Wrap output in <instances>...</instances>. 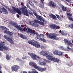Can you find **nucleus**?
I'll return each instance as SVG.
<instances>
[{"instance_id":"f257e3e1","label":"nucleus","mask_w":73,"mask_h":73,"mask_svg":"<svg viewBox=\"0 0 73 73\" xmlns=\"http://www.w3.org/2000/svg\"><path fill=\"white\" fill-rule=\"evenodd\" d=\"M10 24L12 26L15 27L16 29H18L21 31L23 32V31H27V28L25 27H23V25H21H21H18L17 23L13 21L10 22ZM23 27L24 28L23 29H22L23 28Z\"/></svg>"},{"instance_id":"f03ea898","label":"nucleus","mask_w":73,"mask_h":73,"mask_svg":"<svg viewBox=\"0 0 73 73\" xmlns=\"http://www.w3.org/2000/svg\"><path fill=\"white\" fill-rule=\"evenodd\" d=\"M11 8L12 9L9 7L7 8L8 10L11 13L14 14L16 13V12L20 15H22L21 12L19 8L14 7L13 6H12Z\"/></svg>"},{"instance_id":"7ed1b4c3","label":"nucleus","mask_w":73,"mask_h":73,"mask_svg":"<svg viewBox=\"0 0 73 73\" xmlns=\"http://www.w3.org/2000/svg\"><path fill=\"white\" fill-rule=\"evenodd\" d=\"M28 43L35 46L36 48H38L40 47V44H38L36 41H35L34 40H29L28 41Z\"/></svg>"},{"instance_id":"20e7f679","label":"nucleus","mask_w":73,"mask_h":73,"mask_svg":"<svg viewBox=\"0 0 73 73\" xmlns=\"http://www.w3.org/2000/svg\"><path fill=\"white\" fill-rule=\"evenodd\" d=\"M28 54L31 56V58L33 60H37L36 58H37L38 60H39V61H40L41 58L39 57L38 56L36 55L35 54L31 53H28Z\"/></svg>"},{"instance_id":"39448f33","label":"nucleus","mask_w":73,"mask_h":73,"mask_svg":"<svg viewBox=\"0 0 73 73\" xmlns=\"http://www.w3.org/2000/svg\"><path fill=\"white\" fill-rule=\"evenodd\" d=\"M4 38L6 39L11 44H14V41L12 38L10 36L6 35H4Z\"/></svg>"},{"instance_id":"423d86ee","label":"nucleus","mask_w":73,"mask_h":73,"mask_svg":"<svg viewBox=\"0 0 73 73\" xmlns=\"http://www.w3.org/2000/svg\"><path fill=\"white\" fill-rule=\"evenodd\" d=\"M52 56H52H50L48 58V59L54 62H59L60 61L59 59L56 58L55 57H53Z\"/></svg>"},{"instance_id":"0eeeda50","label":"nucleus","mask_w":73,"mask_h":73,"mask_svg":"<svg viewBox=\"0 0 73 73\" xmlns=\"http://www.w3.org/2000/svg\"><path fill=\"white\" fill-rule=\"evenodd\" d=\"M27 33H29L31 36L35 35L36 34V32L35 31H33L32 29L29 28H28Z\"/></svg>"},{"instance_id":"6e6552de","label":"nucleus","mask_w":73,"mask_h":73,"mask_svg":"<svg viewBox=\"0 0 73 73\" xmlns=\"http://www.w3.org/2000/svg\"><path fill=\"white\" fill-rule=\"evenodd\" d=\"M19 68L20 67L19 66L15 65L11 67V69L13 72H17Z\"/></svg>"},{"instance_id":"1a4fd4ad","label":"nucleus","mask_w":73,"mask_h":73,"mask_svg":"<svg viewBox=\"0 0 73 73\" xmlns=\"http://www.w3.org/2000/svg\"><path fill=\"white\" fill-rule=\"evenodd\" d=\"M21 11L22 13H23L24 14V15H25L29 17V14L28 13V11H26L25 10V8L24 7H23L21 9Z\"/></svg>"},{"instance_id":"9d476101","label":"nucleus","mask_w":73,"mask_h":73,"mask_svg":"<svg viewBox=\"0 0 73 73\" xmlns=\"http://www.w3.org/2000/svg\"><path fill=\"white\" fill-rule=\"evenodd\" d=\"M49 6H51L53 8H55L56 7V5L55 3L53 1H50L48 3Z\"/></svg>"},{"instance_id":"9b49d317","label":"nucleus","mask_w":73,"mask_h":73,"mask_svg":"<svg viewBox=\"0 0 73 73\" xmlns=\"http://www.w3.org/2000/svg\"><path fill=\"white\" fill-rule=\"evenodd\" d=\"M58 26H56V25H50V27L51 29L54 30H56L58 29Z\"/></svg>"},{"instance_id":"f8f14e48","label":"nucleus","mask_w":73,"mask_h":73,"mask_svg":"<svg viewBox=\"0 0 73 73\" xmlns=\"http://www.w3.org/2000/svg\"><path fill=\"white\" fill-rule=\"evenodd\" d=\"M4 33L6 34L7 35H9V36H12L13 35V33L10 31H8L5 30L4 32Z\"/></svg>"},{"instance_id":"ddd939ff","label":"nucleus","mask_w":73,"mask_h":73,"mask_svg":"<svg viewBox=\"0 0 73 73\" xmlns=\"http://www.w3.org/2000/svg\"><path fill=\"white\" fill-rule=\"evenodd\" d=\"M64 41L65 43L68 44V45H70V46H72V43L68 40L66 39H64Z\"/></svg>"},{"instance_id":"4468645a","label":"nucleus","mask_w":73,"mask_h":73,"mask_svg":"<svg viewBox=\"0 0 73 73\" xmlns=\"http://www.w3.org/2000/svg\"><path fill=\"white\" fill-rule=\"evenodd\" d=\"M5 43V42L4 43V42L0 43V50H1V51H3V46H4V45Z\"/></svg>"},{"instance_id":"2eb2a0df","label":"nucleus","mask_w":73,"mask_h":73,"mask_svg":"<svg viewBox=\"0 0 73 73\" xmlns=\"http://www.w3.org/2000/svg\"><path fill=\"white\" fill-rule=\"evenodd\" d=\"M50 18L54 19L55 20L57 19L56 16L53 14H51V15H50Z\"/></svg>"},{"instance_id":"dca6fc26","label":"nucleus","mask_w":73,"mask_h":73,"mask_svg":"<svg viewBox=\"0 0 73 73\" xmlns=\"http://www.w3.org/2000/svg\"><path fill=\"white\" fill-rule=\"evenodd\" d=\"M62 11H70V10L68 9H69V8H68L67 9L66 8V7H64V6H63L62 7Z\"/></svg>"},{"instance_id":"f3484780","label":"nucleus","mask_w":73,"mask_h":73,"mask_svg":"<svg viewBox=\"0 0 73 73\" xmlns=\"http://www.w3.org/2000/svg\"><path fill=\"white\" fill-rule=\"evenodd\" d=\"M19 36L22 38L24 39H26L27 38V37L26 35H24L22 34H20Z\"/></svg>"},{"instance_id":"a211bd4d","label":"nucleus","mask_w":73,"mask_h":73,"mask_svg":"<svg viewBox=\"0 0 73 73\" xmlns=\"http://www.w3.org/2000/svg\"><path fill=\"white\" fill-rule=\"evenodd\" d=\"M37 70H38L39 71H40V72H44V71L46 70V68H42L40 67H38Z\"/></svg>"},{"instance_id":"6ab92c4d","label":"nucleus","mask_w":73,"mask_h":73,"mask_svg":"<svg viewBox=\"0 0 73 73\" xmlns=\"http://www.w3.org/2000/svg\"><path fill=\"white\" fill-rule=\"evenodd\" d=\"M0 29L1 30L3 31H5V30H6V31L8 30V29L6 27H4V26H0Z\"/></svg>"},{"instance_id":"aec40b11","label":"nucleus","mask_w":73,"mask_h":73,"mask_svg":"<svg viewBox=\"0 0 73 73\" xmlns=\"http://www.w3.org/2000/svg\"><path fill=\"white\" fill-rule=\"evenodd\" d=\"M5 9H6L3 7L1 6L0 9V14H1Z\"/></svg>"},{"instance_id":"412c9836","label":"nucleus","mask_w":73,"mask_h":73,"mask_svg":"<svg viewBox=\"0 0 73 73\" xmlns=\"http://www.w3.org/2000/svg\"><path fill=\"white\" fill-rule=\"evenodd\" d=\"M36 64L35 62H29V64L31 67L33 68V67L34 65Z\"/></svg>"},{"instance_id":"4be33fe9","label":"nucleus","mask_w":73,"mask_h":73,"mask_svg":"<svg viewBox=\"0 0 73 73\" xmlns=\"http://www.w3.org/2000/svg\"><path fill=\"white\" fill-rule=\"evenodd\" d=\"M35 22H36L37 23H40V24H41V25L42 26H43L44 25V22H41L39 21H38V20H35Z\"/></svg>"},{"instance_id":"5701e85b","label":"nucleus","mask_w":73,"mask_h":73,"mask_svg":"<svg viewBox=\"0 0 73 73\" xmlns=\"http://www.w3.org/2000/svg\"><path fill=\"white\" fill-rule=\"evenodd\" d=\"M36 19H38V20H39L41 21H42L44 19L41 16H38L36 17Z\"/></svg>"},{"instance_id":"b1692460","label":"nucleus","mask_w":73,"mask_h":73,"mask_svg":"<svg viewBox=\"0 0 73 73\" xmlns=\"http://www.w3.org/2000/svg\"><path fill=\"white\" fill-rule=\"evenodd\" d=\"M57 35L56 33H52V36H51V39H54V38H55V37H56Z\"/></svg>"},{"instance_id":"393cba45","label":"nucleus","mask_w":73,"mask_h":73,"mask_svg":"<svg viewBox=\"0 0 73 73\" xmlns=\"http://www.w3.org/2000/svg\"><path fill=\"white\" fill-rule=\"evenodd\" d=\"M28 73H39L38 72L36 71L35 69H33L32 71H29Z\"/></svg>"},{"instance_id":"a878e982","label":"nucleus","mask_w":73,"mask_h":73,"mask_svg":"<svg viewBox=\"0 0 73 73\" xmlns=\"http://www.w3.org/2000/svg\"><path fill=\"white\" fill-rule=\"evenodd\" d=\"M11 56L10 55L7 54L6 56V58L8 60H9L11 59Z\"/></svg>"},{"instance_id":"bb28decb","label":"nucleus","mask_w":73,"mask_h":73,"mask_svg":"<svg viewBox=\"0 0 73 73\" xmlns=\"http://www.w3.org/2000/svg\"><path fill=\"white\" fill-rule=\"evenodd\" d=\"M35 21H31L29 22V23L30 25H31V26H33V25L35 24Z\"/></svg>"},{"instance_id":"cd10ccee","label":"nucleus","mask_w":73,"mask_h":73,"mask_svg":"<svg viewBox=\"0 0 73 73\" xmlns=\"http://www.w3.org/2000/svg\"><path fill=\"white\" fill-rule=\"evenodd\" d=\"M33 26L35 27H39V25L38 23L35 21V23H34V24L33 25Z\"/></svg>"},{"instance_id":"c85d7f7f","label":"nucleus","mask_w":73,"mask_h":73,"mask_svg":"<svg viewBox=\"0 0 73 73\" xmlns=\"http://www.w3.org/2000/svg\"><path fill=\"white\" fill-rule=\"evenodd\" d=\"M59 51H60L58 50H55L54 52V53L56 55H58Z\"/></svg>"},{"instance_id":"c756f323","label":"nucleus","mask_w":73,"mask_h":73,"mask_svg":"<svg viewBox=\"0 0 73 73\" xmlns=\"http://www.w3.org/2000/svg\"><path fill=\"white\" fill-rule=\"evenodd\" d=\"M71 16H72V14H70L69 15V16L68 17L69 19L70 20L72 21V20L73 19V17H71Z\"/></svg>"},{"instance_id":"7c9ffc66","label":"nucleus","mask_w":73,"mask_h":73,"mask_svg":"<svg viewBox=\"0 0 73 73\" xmlns=\"http://www.w3.org/2000/svg\"><path fill=\"white\" fill-rule=\"evenodd\" d=\"M36 33L35 35H36V36H36V38H37V39H39V38L41 36V34L39 35L36 32Z\"/></svg>"},{"instance_id":"2f4dec72","label":"nucleus","mask_w":73,"mask_h":73,"mask_svg":"<svg viewBox=\"0 0 73 73\" xmlns=\"http://www.w3.org/2000/svg\"><path fill=\"white\" fill-rule=\"evenodd\" d=\"M3 12L4 13V14L6 15H8V11L5 9Z\"/></svg>"},{"instance_id":"473e14b6","label":"nucleus","mask_w":73,"mask_h":73,"mask_svg":"<svg viewBox=\"0 0 73 73\" xmlns=\"http://www.w3.org/2000/svg\"><path fill=\"white\" fill-rule=\"evenodd\" d=\"M38 67L39 66H38L36 64V63H35V64L34 65V66H33V68H35V69H38Z\"/></svg>"},{"instance_id":"72a5a7b5","label":"nucleus","mask_w":73,"mask_h":73,"mask_svg":"<svg viewBox=\"0 0 73 73\" xmlns=\"http://www.w3.org/2000/svg\"><path fill=\"white\" fill-rule=\"evenodd\" d=\"M47 36H48V37L49 38H51V39H52V34L51 33H48L47 34Z\"/></svg>"},{"instance_id":"f704fd0d","label":"nucleus","mask_w":73,"mask_h":73,"mask_svg":"<svg viewBox=\"0 0 73 73\" xmlns=\"http://www.w3.org/2000/svg\"><path fill=\"white\" fill-rule=\"evenodd\" d=\"M3 49L4 50H7V51L9 50L8 48L7 47L5 46H4L3 47Z\"/></svg>"},{"instance_id":"c9c22d12","label":"nucleus","mask_w":73,"mask_h":73,"mask_svg":"<svg viewBox=\"0 0 73 73\" xmlns=\"http://www.w3.org/2000/svg\"><path fill=\"white\" fill-rule=\"evenodd\" d=\"M63 52L61 51H59L58 54V56H62L63 55Z\"/></svg>"},{"instance_id":"e433bc0d","label":"nucleus","mask_w":73,"mask_h":73,"mask_svg":"<svg viewBox=\"0 0 73 73\" xmlns=\"http://www.w3.org/2000/svg\"><path fill=\"white\" fill-rule=\"evenodd\" d=\"M39 65H45L46 63L44 62H42L40 63V62H39Z\"/></svg>"},{"instance_id":"4c0bfd02","label":"nucleus","mask_w":73,"mask_h":73,"mask_svg":"<svg viewBox=\"0 0 73 73\" xmlns=\"http://www.w3.org/2000/svg\"><path fill=\"white\" fill-rule=\"evenodd\" d=\"M40 5H39V7H40V8L42 9H44V4H40Z\"/></svg>"},{"instance_id":"58836bf2","label":"nucleus","mask_w":73,"mask_h":73,"mask_svg":"<svg viewBox=\"0 0 73 73\" xmlns=\"http://www.w3.org/2000/svg\"><path fill=\"white\" fill-rule=\"evenodd\" d=\"M40 54H41V55L44 56L45 54V52L44 51H42L40 52Z\"/></svg>"},{"instance_id":"ea45409f","label":"nucleus","mask_w":73,"mask_h":73,"mask_svg":"<svg viewBox=\"0 0 73 73\" xmlns=\"http://www.w3.org/2000/svg\"><path fill=\"white\" fill-rule=\"evenodd\" d=\"M56 16L57 18L60 21H61L62 19H61V17L59 16V15H56Z\"/></svg>"},{"instance_id":"a19ab883","label":"nucleus","mask_w":73,"mask_h":73,"mask_svg":"<svg viewBox=\"0 0 73 73\" xmlns=\"http://www.w3.org/2000/svg\"><path fill=\"white\" fill-rule=\"evenodd\" d=\"M69 27L70 28H73V23H72L71 25L70 24L69 25Z\"/></svg>"},{"instance_id":"79ce46f5","label":"nucleus","mask_w":73,"mask_h":73,"mask_svg":"<svg viewBox=\"0 0 73 73\" xmlns=\"http://www.w3.org/2000/svg\"><path fill=\"white\" fill-rule=\"evenodd\" d=\"M44 61L46 62H48V63H50V61L48 60H47L46 59L44 60Z\"/></svg>"},{"instance_id":"37998d69","label":"nucleus","mask_w":73,"mask_h":73,"mask_svg":"<svg viewBox=\"0 0 73 73\" xmlns=\"http://www.w3.org/2000/svg\"><path fill=\"white\" fill-rule=\"evenodd\" d=\"M28 13L30 15H31V14L32 13L31 11H29L28 12V11H27Z\"/></svg>"},{"instance_id":"c03bdc74","label":"nucleus","mask_w":73,"mask_h":73,"mask_svg":"<svg viewBox=\"0 0 73 73\" xmlns=\"http://www.w3.org/2000/svg\"><path fill=\"white\" fill-rule=\"evenodd\" d=\"M27 7L29 9H30V6L28 3H27L26 4Z\"/></svg>"},{"instance_id":"a18cd8bd","label":"nucleus","mask_w":73,"mask_h":73,"mask_svg":"<svg viewBox=\"0 0 73 73\" xmlns=\"http://www.w3.org/2000/svg\"><path fill=\"white\" fill-rule=\"evenodd\" d=\"M30 5V6H31L32 7H35V6H34V4L33 3H32V2H31V3Z\"/></svg>"},{"instance_id":"49530a36","label":"nucleus","mask_w":73,"mask_h":73,"mask_svg":"<svg viewBox=\"0 0 73 73\" xmlns=\"http://www.w3.org/2000/svg\"><path fill=\"white\" fill-rule=\"evenodd\" d=\"M16 60L18 61H20V62L22 61L20 59H19V58H17L16 59Z\"/></svg>"},{"instance_id":"de8ad7c7","label":"nucleus","mask_w":73,"mask_h":73,"mask_svg":"<svg viewBox=\"0 0 73 73\" xmlns=\"http://www.w3.org/2000/svg\"><path fill=\"white\" fill-rule=\"evenodd\" d=\"M44 56L46 57H49V56L48 55V54L46 53H45V55H44Z\"/></svg>"},{"instance_id":"09e8293b","label":"nucleus","mask_w":73,"mask_h":73,"mask_svg":"<svg viewBox=\"0 0 73 73\" xmlns=\"http://www.w3.org/2000/svg\"><path fill=\"white\" fill-rule=\"evenodd\" d=\"M43 23H44V24H46V23H47V22L45 20H44V19H43Z\"/></svg>"},{"instance_id":"8fccbe9b","label":"nucleus","mask_w":73,"mask_h":73,"mask_svg":"<svg viewBox=\"0 0 73 73\" xmlns=\"http://www.w3.org/2000/svg\"><path fill=\"white\" fill-rule=\"evenodd\" d=\"M66 0L67 2H68L69 3H70L71 1V0Z\"/></svg>"},{"instance_id":"3c124183","label":"nucleus","mask_w":73,"mask_h":73,"mask_svg":"<svg viewBox=\"0 0 73 73\" xmlns=\"http://www.w3.org/2000/svg\"><path fill=\"white\" fill-rule=\"evenodd\" d=\"M45 47H44V46H41V48L42 49H45Z\"/></svg>"},{"instance_id":"603ef678","label":"nucleus","mask_w":73,"mask_h":73,"mask_svg":"<svg viewBox=\"0 0 73 73\" xmlns=\"http://www.w3.org/2000/svg\"><path fill=\"white\" fill-rule=\"evenodd\" d=\"M60 47V48L62 50H64V47L63 46H61Z\"/></svg>"},{"instance_id":"864d4df0","label":"nucleus","mask_w":73,"mask_h":73,"mask_svg":"<svg viewBox=\"0 0 73 73\" xmlns=\"http://www.w3.org/2000/svg\"><path fill=\"white\" fill-rule=\"evenodd\" d=\"M59 38L58 37H55V38H53V39L54 40H59Z\"/></svg>"},{"instance_id":"5fc2aeb1","label":"nucleus","mask_w":73,"mask_h":73,"mask_svg":"<svg viewBox=\"0 0 73 73\" xmlns=\"http://www.w3.org/2000/svg\"><path fill=\"white\" fill-rule=\"evenodd\" d=\"M40 3H42V5H44V2L42 0H40Z\"/></svg>"},{"instance_id":"6e6d98bb","label":"nucleus","mask_w":73,"mask_h":73,"mask_svg":"<svg viewBox=\"0 0 73 73\" xmlns=\"http://www.w3.org/2000/svg\"><path fill=\"white\" fill-rule=\"evenodd\" d=\"M41 37L42 38H44V35L43 34H41Z\"/></svg>"},{"instance_id":"4d7b16f0","label":"nucleus","mask_w":73,"mask_h":73,"mask_svg":"<svg viewBox=\"0 0 73 73\" xmlns=\"http://www.w3.org/2000/svg\"><path fill=\"white\" fill-rule=\"evenodd\" d=\"M27 2L29 3V4L30 5L31 3H32V2H31V1H27Z\"/></svg>"},{"instance_id":"13d9d810","label":"nucleus","mask_w":73,"mask_h":73,"mask_svg":"<svg viewBox=\"0 0 73 73\" xmlns=\"http://www.w3.org/2000/svg\"><path fill=\"white\" fill-rule=\"evenodd\" d=\"M34 15H35V17H38V15H37V13H35L34 14Z\"/></svg>"},{"instance_id":"bf43d9fd","label":"nucleus","mask_w":73,"mask_h":73,"mask_svg":"<svg viewBox=\"0 0 73 73\" xmlns=\"http://www.w3.org/2000/svg\"><path fill=\"white\" fill-rule=\"evenodd\" d=\"M61 35H64V33L63 32V31H62L61 33Z\"/></svg>"},{"instance_id":"052dcab7","label":"nucleus","mask_w":73,"mask_h":73,"mask_svg":"<svg viewBox=\"0 0 73 73\" xmlns=\"http://www.w3.org/2000/svg\"><path fill=\"white\" fill-rule=\"evenodd\" d=\"M42 41L43 42H45L46 41V40L44 39H42Z\"/></svg>"},{"instance_id":"680f3d73","label":"nucleus","mask_w":73,"mask_h":73,"mask_svg":"<svg viewBox=\"0 0 73 73\" xmlns=\"http://www.w3.org/2000/svg\"><path fill=\"white\" fill-rule=\"evenodd\" d=\"M67 65L68 66H70L71 65L69 63H67Z\"/></svg>"},{"instance_id":"e2e57ef3","label":"nucleus","mask_w":73,"mask_h":73,"mask_svg":"<svg viewBox=\"0 0 73 73\" xmlns=\"http://www.w3.org/2000/svg\"><path fill=\"white\" fill-rule=\"evenodd\" d=\"M17 17L18 18H19L20 17V16L19 15H17Z\"/></svg>"},{"instance_id":"0e129e2a","label":"nucleus","mask_w":73,"mask_h":73,"mask_svg":"<svg viewBox=\"0 0 73 73\" xmlns=\"http://www.w3.org/2000/svg\"><path fill=\"white\" fill-rule=\"evenodd\" d=\"M42 39L43 38H39V39L40 41H42Z\"/></svg>"},{"instance_id":"69168bd1","label":"nucleus","mask_w":73,"mask_h":73,"mask_svg":"<svg viewBox=\"0 0 73 73\" xmlns=\"http://www.w3.org/2000/svg\"><path fill=\"white\" fill-rule=\"evenodd\" d=\"M67 48H68V50H70V47L69 46H68L67 47Z\"/></svg>"},{"instance_id":"338daca9","label":"nucleus","mask_w":73,"mask_h":73,"mask_svg":"<svg viewBox=\"0 0 73 73\" xmlns=\"http://www.w3.org/2000/svg\"><path fill=\"white\" fill-rule=\"evenodd\" d=\"M61 17L62 19H64V17H63V15H61Z\"/></svg>"},{"instance_id":"774afa93","label":"nucleus","mask_w":73,"mask_h":73,"mask_svg":"<svg viewBox=\"0 0 73 73\" xmlns=\"http://www.w3.org/2000/svg\"><path fill=\"white\" fill-rule=\"evenodd\" d=\"M23 73H27V72L26 71H23Z\"/></svg>"}]
</instances>
